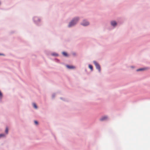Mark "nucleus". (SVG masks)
Segmentation results:
<instances>
[{"label": "nucleus", "instance_id": "obj_9", "mask_svg": "<svg viewBox=\"0 0 150 150\" xmlns=\"http://www.w3.org/2000/svg\"><path fill=\"white\" fill-rule=\"evenodd\" d=\"M33 105L35 108L36 109L37 108V106L35 103H33Z\"/></svg>", "mask_w": 150, "mask_h": 150}, {"label": "nucleus", "instance_id": "obj_12", "mask_svg": "<svg viewBox=\"0 0 150 150\" xmlns=\"http://www.w3.org/2000/svg\"><path fill=\"white\" fill-rule=\"evenodd\" d=\"M52 55L53 56H57L58 55V54L56 53H52Z\"/></svg>", "mask_w": 150, "mask_h": 150}, {"label": "nucleus", "instance_id": "obj_5", "mask_svg": "<svg viewBox=\"0 0 150 150\" xmlns=\"http://www.w3.org/2000/svg\"><path fill=\"white\" fill-rule=\"evenodd\" d=\"M107 119V117L106 116H104L103 117H102V118H101L100 120V121H103L104 120H105Z\"/></svg>", "mask_w": 150, "mask_h": 150}, {"label": "nucleus", "instance_id": "obj_14", "mask_svg": "<svg viewBox=\"0 0 150 150\" xmlns=\"http://www.w3.org/2000/svg\"><path fill=\"white\" fill-rule=\"evenodd\" d=\"M2 96V93L0 91V97H1Z\"/></svg>", "mask_w": 150, "mask_h": 150}, {"label": "nucleus", "instance_id": "obj_3", "mask_svg": "<svg viewBox=\"0 0 150 150\" xmlns=\"http://www.w3.org/2000/svg\"><path fill=\"white\" fill-rule=\"evenodd\" d=\"M81 24L83 26H87L89 24V23L86 21L84 20Z\"/></svg>", "mask_w": 150, "mask_h": 150}, {"label": "nucleus", "instance_id": "obj_11", "mask_svg": "<svg viewBox=\"0 0 150 150\" xmlns=\"http://www.w3.org/2000/svg\"><path fill=\"white\" fill-rule=\"evenodd\" d=\"M8 129L7 127L6 128V130H5V132L6 134H8Z\"/></svg>", "mask_w": 150, "mask_h": 150}, {"label": "nucleus", "instance_id": "obj_15", "mask_svg": "<svg viewBox=\"0 0 150 150\" xmlns=\"http://www.w3.org/2000/svg\"><path fill=\"white\" fill-rule=\"evenodd\" d=\"M4 136V134H0V137H3Z\"/></svg>", "mask_w": 150, "mask_h": 150}, {"label": "nucleus", "instance_id": "obj_13", "mask_svg": "<svg viewBox=\"0 0 150 150\" xmlns=\"http://www.w3.org/2000/svg\"><path fill=\"white\" fill-rule=\"evenodd\" d=\"M34 122H35V124L36 125H37L38 124V122L36 121H35Z\"/></svg>", "mask_w": 150, "mask_h": 150}, {"label": "nucleus", "instance_id": "obj_10", "mask_svg": "<svg viewBox=\"0 0 150 150\" xmlns=\"http://www.w3.org/2000/svg\"><path fill=\"white\" fill-rule=\"evenodd\" d=\"M144 70H145V69L142 68V69H138L137 70V71H140Z\"/></svg>", "mask_w": 150, "mask_h": 150}, {"label": "nucleus", "instance_id": "obj_6", "mask_svg": "<svg viewBox=\"0 0 150 150\" xmlns=\"http://www.w3.org/2000/svg\"><path fill=\"white\" fill-rule=\"evenodd\" d=\"M67 67L70 69H74L75 68L74 67L72 66L67 65Z\"/></svg>", "mask_w": 150, "mask_h": 150}, {"label": "nucleus", "instance_id": "obj_4", "mask_svg": "<svg viewBox=\"0 0 150 150\" xmlns=\"http://www.w3.org/2000/svg\"><path fill=\"white\" fill-rule=\"evenodd\" d=\"M111 23V25L114 26H116L117 25V23L115 21H112Z\"/></svg>", "mask_w": 150, "mask_h": 150}, {"label": "nucleus", "instance_id": "obj_1", "mask_svg": "<svg viewBox=\"0 0 150 150\" xmlns=\"http://www.w3.org/2000/svg\"><path fill=\"white\" fill-rule=\"evenodd\" d=\"M79 20V18H76L70 22L69 25V27H71L75 24Z\"/></svg>", "mask_w": 150, "mask_h": 150}, {"label": "nucleus", "instance_id": "obj_2", "mask_svg": "<svg viewBox=\"0 0 150 150\" xmlns=\"http://www.w3.org/2000/svg\"><path fill=\"white\" fill-rule=\"evenodd\" d=\"M93 63L95 65L97 69L99 71H100V68L99 65L95 61H93Z\"/></svg>", "mask_w": 150, "mask_h": 150}, {"label": "nucleus", "instance_id": "obj_16", "mask_svg": "<svg viewBox=\"0 0 150 150\" xmlns=\"http://www.w3.org/2000/svg\"><path fill=\"white\" fill-rule=\"evenodd\" d=\"M3 54H0V55H3Z\"/></svg>", "mask_w": 150, "mask_h": 150}, {"label": "nucleus", "instance_id": "obj_8", "mask_svg": "<svg viewBox=\"0 0 150 150\" xmlns=\"http://www.w3.org/2000/svg\"><path fill=\"white\" fill-rule=\"evenodd\" d=\"M89 68H90L91 70H93V66L91 65H89Z\"/></svg>", "mask_w": 150, "mask_h": 150}, {"label": "nucleus", "instance_id": "obj_7", "mask_svg": "<svg viewBox=\"0 0 150 150\" xmlns=\"http://www.w3.org/2000/svg\"><path fill=\"white\" fill-rule=\"evenodd\" d=\"M62 54L64 56H68L67 53L65 52H62Z\"/></svg>", "mask_w": 150, "mask_h": 150}]
</instances>
